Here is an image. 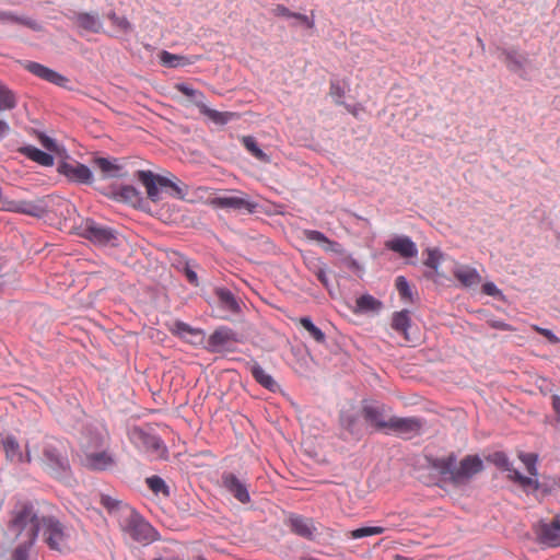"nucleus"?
<instances>
[{"label": "nucleus", "mask_w": 560, "mask_h": 560, "mask_svg": "<svg viewBox=\"0 0 560 560\" xmlns=\"http://www.w3.org/2000/svg\"><path fill=\"white\" fill-rule=\"evenodd\" d=\"M434 467L442 474L448 475L456 485L468 482L475 475L483 469V463L477 455H467L459 464H456V456L450 454L446 457L439 458Z\"/></svg>", "instance_id": "obj_1"}, {"label": "nucleus", "mask_w": 560, "mask_h": 560, "mask_svg": "<svg viewBox=\"0 0 560 560\" xmlns=\"http://www.w3.org/2000/svg\"><path fill=\"white\" fill-rule=\"evenodd\" d=\"M54 506L48 503L35 506L28 502H18L12 511L10 525H59L52 514Z\"/></svg>", "instance_id": "obj_2"}, {"label": "nucleus", "mask_w": 560, "mask_h": 560, "mask_svg": "<svg viewBox=\"0 0 560 560\" xmlns=\"http://www.w3.org/2000/svg\"><path fill=\"white\" fill-rule=\"evenodd\" d=\"M36 451L42 450L43 456L39 458L42 464L52 472L66 471L69 468V462L66 448L62 442L56 439H46L39 445L33 446Z\"/></svg>", "instance_id": "obj_3"}, {"label": "nucleus", "mask_w": 560, "mask_h": 560, "mask_svg": "<svg viewBox=\"0 0 560 560\" xmlns=\"http://www.w3.org/2000/svg\"><path fill=\"white\" fill-rule=\"evenodd\" d=\"M101 503L107 509L113 522L120 525H142L141 515L129 504L115 500L109 495H102Z\"/></svg>", "instance_id": "obj_4"}, {"label": "nucleus", "mask_w": 560, "mask_h": 560, "mask_svg": "<svg viewBox=\"0 0 560 560\" xmlns=\"http://www.w3.org/2000/svg\"><path fill=\"white\" fill-rule=\"evenodd\" d=\"M82 235L92 243L101 246L117 247L121 242L120 235L115 230L98 224L93 220H86L84 222Z\"/></svg>", "instance_id": "obj_5"}, {"label": "nucleus", "mask_w": 560, "mask_h": 560, "mask_svg": "<svg viewBox=\"0 0 560 560\" xmlns=\"http://www.w3.org/2000/svg\"><path fill=\"white\" fill-rule=\"evenodd\" d=\"M129 438L138 448L156 458H162L167 453L166 447L158 435L150 434L140 428L131 429Z\"/></svg>", "instance_id": "obj_6"}, {"label": "nucleus", "mask_w": 560, "mask_h": 560, "mask_svg": "<svg viewBox=\"0 0 560 560\" xmlns=\"http://www.w3.org/2000/svg\"><path fill=\"white\" fill-rule=\"evenodd\" d=\"M52 550L66 551L71 548V527H33Z\"/></svg>", "instance_id": "obj_7"}, {"label": "nucleus", "mask_w": 560, "mask_h": 560, "mask_svg": "<svg viewBox=\"0 0 560 560\" xmlns=\"http://www.w3.org/2000/svg\"><path fill=\"white\" fill-rule=\"evenodd\" d=\"M57 172L69 182L90 185L93 183V173L84 164L78 161H62L58 164Z\"/></svg>", "instance_id": "obj_8"}, {"label": "nucleus", "mask_w": 560, "mask_h": 560, "mask_svg": "<svg viewBox=\"0 0 560 560\" xmlns=\"http://www.w3.org/2000/svg\"><path fill=\"white\" fill-rule=\"evenodd\" d=\"M210 203L220 209L245 210L248 213H254L257 209V203L249 200L246 194L238 191L234 195H224L211 199Z\"/></svg>", "instance_id": "obj_9"}, {"label": "nucleus", "mask_w": 560, "mask_h": 560, "mask_svg": "<svg viewBox=\"0 0 560 560\" xmlns=\"http://www.w3.org/2000/svg\"><path fill=\"white\" fill-rule=\"evenodd\" d=\"M388 408L383 404H365L362 407L364 420L377 431L386 432L389 424Z\"/></svg>", "instance_id": "obj_10"}, {"label": "nucleus", "mask_w": 560, "mask_h": 560, "mask_svg": "<svg viewBox=\"0 0 560 560\" xmlns=\"http://www.w3.org/2000/svg\"><path fill=\"white\" fill-rule=\"evenodd\" d=\"M223 489L233 495L240 503L246 504L250 501L247 483L233 472H223L221 477Z\"/></svg>", "instance_id": "obj_11"}, {"label": "nucleus", "mask_w": 560, "mask_h": 560, "mask_svg": "<svg viewBox=\"0 0 560 560\" xmlns=\"http://www.w3.org/2000/svg\"><path fill=\"white\" fill-rule=\"evenodd\" d=\"M422 422L420 419L415 417L401 418V417H389V424L386 433L392 432L397 435L410 438L420 432Z\"/></svg>", "instance_id": "obj_12"}, {"label": "nucleus", "mask_w": 560, "mask_h": 560, "mask_svg": "<svg viewBox=\"0 0 560 560\" xmlns=\"http://www.w3.org/2000/svg\"><path fill=\"white\" fill-rule=\"evenodd\" d=\"M24 68L32 74L58 86H66L68 78L35 61H27Z\"/></svg>", "instance_id": "obj_13"}, {"label": "nucleus", "mask_w": 560, "mask_h": 560, "mask_svg": "<svg viewBox=\"0 0 560 560\" xmlns=\"http://www.w3.org/2000/svg\"><path fill=\"white\" fill-rule=\"evenodd\" d=\"M93 165L101 172L104 179L124 176L125 164L120 159L97 156L93 159Z\"/></svg>", "instance_id": "obj_14"}, {"label": "nucleus", "mask_w": 560, "mask_h": 560, "mask_svg": "<svg viewBox=\"0 0 560 560\" xmlns=\"http://www.w3.org/2000/svg\"><path fill=\"white\" fill-rule=\"evenodd\" d=\"M168 330L179 337L180 339L191 343V345H200L203 340V331L199 328L191 327L187 323L182 320H175L170 327Z\"/></svg>", "instance_id": "obj_15"}, {"label": "nucleus", "mask_w": 560, "mask_h": 560, "mask_svg": "<svg viewBox=\"0 0 560 560\" xmlns=\"http://www.w3.org/2000/svg\"><path fill=\"white\" fill-rule=\"evenodd\" d=\"M2 446H3L7 458L12 462L15 460V462H20V463H22V462L31 463L33 460L32 447L28 443L25 445V455H23L21 453L19 442L16 441V439L14 436H11V435L5 436L2 440Z\"/></svg>", "instance_id": "obj_16"}, {"label": "nucleus", "mask_w": 560, "mask_h": 560, "mask_svg": "<svg viewBox=\"0 0 560 560\" xmlns=\"http://www.w3.org/2000/svg\"><path fill=\"white\" fill-rule=\"evenodd\" d=\"M236 341L235 334L228 327H219L208 339V349L211 352H219L226 349L232 342Z\"/></svg>", "instance_id": "obj_17"}, {"label": "nucleus", "mask_w": 560, "mask_h": 560, "mask_svg": "<svg viewBox=\"0 0 560 560\" xmlns=\"http://www.w3.org/2000/svg\"><path fill=\"white\" fill-rule=\"evenodd\" d=\"M322 532H318V527H292V532L298 536L305 539L316 541L319 545L332 544V534L330 527H322Z\"/></svg>", "instance_id": "obj_18"}, {"label": "nucleus", "mask_w": 560, "mask_h": 560, "mask_svg": "<svg viewBox=\"0 0 560 560\" xmlns=\"http://www.w3.org/2000/svg\"><path fill=\"white\" fill-rule=\"evenodd\" d=\"M453 275L465 288L477 287L481 283L482 277L478 270L468 265H456Z\"/></svg>", "instance_id": "obj_19"}, {"label": "nucleus", "mask_w": 560, "mask_h": 560, "mask_svg": "<svg viewBox=\"0 0 560 560\" xmlns=\"http://www.w3.org/2000/svg\"><path fill=\"white\" fill-rule=\"evenodd\" d=\"M2 208L8 211L24 213L32 217H40L44 213V209L40 205L25 200H4L2 202Z\"/></svg>", "instance_id": "obj_20"}, {"label": "nucleus", "mask_w": 560, "mask_h": 560, "mask_svg": "<svg viewBox=\"0 0 560 560\" xmlns=\"http://www.w3.org/2000/svg\"><path fill=\"white\" fill-rule=\"evenodd\" d=\"M385 246L404 258H411L418 254L416 244L408 236H397L387 241Z\"/></svg>", "instance_id": "obj_21"}, {"label": "nucleus", "mask_w": 560, "mask_h": 560, "mask_svg": "<svg viewBox=\"0 0 560 560\" xmlns=\"http://www.w3.org/2000/svg\"><path fill=\"white\" fill-rule=\"evenodd\" d=\"M537 542L545 548L560 546V527H534Z\"/></svg>", "instance_id": "obj_22"}, {"label": "nucleus", "mask_w": 560, "mask_h": 560, "mask_svg": "<svg viewBox=\"0 0 560 560\" xmlns=\"http://www.w3.org/2000/svg\"><path fill=\"white\" fill-rule=\"evenodd\" d=\"M126 537L145 546L159 539L154 527H122Z\"/></svg>", "instance_id": "obj_23"}, {"label": "nucleus", "mask_w": 560, "mask_h": 560, "mask_svg": "<svg viewBox=\"0 0 560 560\" xmlns=\"http://www.w3.org/2000/svg\"><path fill=\"white\" fill-rule=\"evenodd\" d=\"M84 464L93 470H106L115 465V458L108 452H96L88 454Z\"/></svg>", "instance_id": "obj_24"}, {"label": "nucleus", "mask_w": 560, "mask_h": 560, "mask_svg": "<svg viewBox=\"0 0 560 560\" xmlns=\"http://www.w3.org/2000/svg\"><path fill=\"white\" fill-rule=\"evenodd\" d=\"M21 530L16 533L18 536L24 533V535L27 537V541L20 545L15 548L12 560H31L30 559V548L33 545L36 536H38V530H34L33 527H20Z\"/></svg>", "instance_id": "obj_25"}, {"label": "nucleus", "mask_w": 560, "mask_h": 560, "mask_svg": "<svg viewBox=\"0 0 560 560\" xmlns=\"http://www.w3.org/2000/svg\"><path fill=\"white\" fill-rule=\"evenodd\" d=\"M72 20L78 27L92 33H100L103 26L97 14L86 12L77 13Z\"/></svg>", "instance_id": "obj_26"}, {"label": "nucleus", "mask_w": 560, "mask_h": 560, "mask_svg": "<svg viewBox=\"0 0 560 560\" xmlns=\"http://www.w3.org/2000/svg\"><path fill=\"white\" fill-rule=\"evenodd\" d=\"M501 56L508 69L514 73L523 71L527 62L526 56L520 54L515 49H504L502 50Z\"/></svg>", "instance_id": "obj_27"}, {"label": "nucleus", "mask_w": 560, "mask_h": 560, "mask_svg": "<svg viewBox=\"0 0 560 560\" xmlns=\"http://www.w3.org/2000/svg\"><path fill=\"white\" fill-rule=\"evenodd\" d=\"M138 179L143 184L147 189V195L150 200L156 202L160 198L159 183L155 175L151 171H138Z\"/></svg>", "instance_id": "obj_28"}, {"label": "nucleus", "mask_w": 560, "mask_h": 560, "mask_svg": "<svg viewBox=\"0 0 560 560\" xmlns=\"http://www.w3.org/2000/svg\"><path fill=\"white\" fill-rule=\"evenodd\" d=\"M411 319L407 310L395 312L392 316V328L401 334L406 341H410L408 328L410 327Z\"/></svg>", "instance_id": "obj_29"}, {"label": "nucleus", "mask_w": 560, "mask_h": 560, "mask_svg": "<svg viewBox=\"0 0 560 560\" xmlns=\"http://www.w3.org/2000/svg\"><path fill=\"white\" fill-rule=\"evenodd\" d=\"M20 152L28 158L30 160L38 163L43 166H52L54 165V158L52 155L35 148L32 145L24 147L20 150Z\"/></svg>", "instance_id": "obj_30"}, {"label": "nucleus", "mask_w": 560, "mask_h": 560, "mask_svg": "<svg viewBox=\"0 0 560 560\" xmlns=\"http://www.w3.org/2000/svg\"><path fill=\"white\" fill-rule=\"evenodd\" d=\"M382 302L370 294H363L355 301L354 313H375L382 308Z\"/></svg>", "instance_id": "obj_31"}, {"label": "nucleus", "mask_w": 560, "mask_h": 560, "mask_svg": "<svg viewBox=\"0 0 560 560\" xmlns=\"http://www.w3.org/2000/svg\"><path fill=\"white\" fill-rule=\"evenodd\" d=\"M200 113L207 116L210 120H212L217 125H225L229 121L238 118V114L233 112H219L217 109H212L207 105L201 107Z\"/></svg>", "instance_id": "obj_32"}, {"label": "nucleus", "mask_w": 560, "mask_h": 560, "mask_svg": "<svg viewBox=\"0 0 560 560\" xmlns=\"http://www.w3.org/2000/svg\"><path fill=\"white\" fill-rule=\"evenodd\" d=\"M250 373L255 381L261 386L269 390H275L278 384L275 382L271 375H269L258 363H254L250 366Z\"/></svg>", "instance_id": "obj_33"}, {"label": "nucleus", "mask_w": 560, "mask_h": 560, "mask_svg": "<svg viewBox=\"0 0 560 560\" xmlns=\"http://www.w3.org/2000/svg\"><path fill=\"white\" fill-rule=\"evenodd\" d=\"M175 90L187 96L190 100V102L198 107L199 112L201 110V107L206 105V96L201 91L196 90L185 83L175 84Z\"/></svg>", "instance_id": "obj_34"}, {"label": "nucleus", "mask_w": 560, "mask_h": 560, "mask_svg": "<svg viewBox=\"0 0 560 560\" xmlns=\"http://www.w3.org/2000/svg\"><path fill=\"white\" fill-rule=\"evenodd\" d=\"M511 481L517 483L525 491H536L539 488V481L536 477H526L523 476L517 469L511 470V476L509 478Z\"/></svg>", "instance_id": "obj_35"}, {"label": "nucleus", "mask_w": 560, "mask_h": 560, "mask_svg": "<svg viewBox=\"0 0 560 560\" xmlns=\"http://www.w3.org/2000/svg\"><path fill=\"white\" fill-rule=\"evenodd\" d=\"M242 144L245 149L257 160L268 163L270 161L269 156L258 147L256 140L252 136H243Z\"/></svg>", "instance_id": "obj_36"}, {"label": "nucleus", "mask_w": 560, "mask_h": 560, "mask_svg": "<svg viewBox=\"0 0 560 560\" xmlns=\"http://www.w3.org/2000/svg\"><path fill=\"white\" fill-rule=\"evenodd\" d=\"M115 196L118 200L128 202L132 206H136L141 200L140 192L133 186L130 185L121 186L115 192Z\"/></svg>", "instance_id": "obj_37"}, {"label": "nucleus", "mask_w": 560, "mask_h": 560, "mask_svg": "<svg viewBox=\"0 0 560 560\" xmlns=\"http://www.w3.org/2000/svg\"><path fill=\"white\" fill-rule=\"evenodd\" d=\"M296 322L308 332L310 337L318 343L326 341V336L320 328L315 326L310 317H301Z\"/></svg>", "instance_id": "obj_38"}, {"label": "nucleus", "mask_w": 560, "mask_h": 560, "mask_svg": "<svg viewBox=\"0 0 560 560\" xmlns=\"http://www.w3.org/2000/svg\"><path fill=\"white\" fill-rule=\"evenodd\" d=\"M487 460L492 463L499 469L508 472V478L511 476V470H516L510 463L508 456L503 452H494L487 457Z\"/></svg>", "instance_id": "obj_39"}, {"label": "nucleus", "mask_w": 560, "mask_h": 560, "mask_svg": "<svg viewBox=\"0 0 560 560\" xmlns=\"http://www.w3.org/2000/svg\"><path fill=\"white\" fill-rule=\"evenodd\" d=\"M16 106L15 95L0 82V112L11 110Z\"/></svg>", "instance_id": "obj_40"}, {"label": "nucleus", "mask_w": 560, "mask_h": 560, "mask_svg": "<svg viewBox=\"0 0 560 560\" xmlns=\"http://www.w3.org/2000/svg\"><path fill=\"white\" fill-rule=\"evenodd\" d=\"M215 294L222 305L225 306L229 311L236 312L238 310V303L234 296V294L224 288H220L215 290Z\"/></svg>", "instance_id": "obj_41"}, {"label": "nucleus", "mask_w": 560, "mask_h": 560, "mask_svg": "<svg viewBox=\"0 0 560 560\" xmlns=\"http://www.w3.org/2000/svg\"><path fill=\"white\" fill-rule=\"evenodd\" d=\"M160 60L164 66L170 67V68H175L178 66H186V65L191 63V61L188 58H186L184 56L171 54L166 50H163L161 52Z\"/></svg>", "instance_id": "obj_42"}, {"label": "nucleus", "mask_w": 560, "mask_h": 560, "mask_svg": "<svg viewBox=\"0 0 560 560\" xmlns=\"http://www.w3.org/2000/svg\"><path fill=\"white\" fill-rule=\"evenodd\" d=\"M149 489L155 494H163L164 497L170 495V489L165 481L159 476H151L145 480Z\"/></svg>", "instance_id": "obj_43"}, {"label": "nucleus", "mask_w": 560, "mask_h": 560, "mask_svg": "<svg viewBox=\"0 0 560 560\" xmlns=\"http://www.w3.org/2000/svg\"><path fill=\"white\" fill-rule=\"evenodd\" d=\"M518 458L525 465L526 470L530 476H533V477L538 476V469H537L538 456H537V454L521 452L518 454Z\"/></svg>", "instance_id": "obj_44"}, {"label": "nucleus", "mask_w": 560, "mask_h": 560, "mask_svg": "<svg viewBox=\"0 0 560 560\" xmlns=\"http://www.w3.org/2000/svg\"><path fill=\"white\" fill-rule=\"evenodd\" d=\"M427 258L424 260V265L435 271H438V268L440 266L442 254L436 248H429L427 249Z\"/></svg>", "instance_id": "obj_45"}, {"label": "nucleus", "mask_w": 560, "mask_h": 560, "mask_svg": "<svg viewBox=\"0 0 560 560\" xmlns=\"http://www.w3.org/2000/svg\"><path fill=\"white\" fill-rule=\"evenodd\" d=\"M384 527H358L357 529L349 533V537L352 539H359L362 537L373 536L383 533Z\"/></svg>", "instance_id": "obj_46"}, {"label": "nucleus", "mask_w": 560, "mask_h": 560, "mask_svg": "<svg viewBox=\"0 0 560 560\" xmlns=\"http://www.w3.org/2000/svg\"><path fill=\"white\" fill-rule=\"evenodd\" d=\"M108 19L113 26L117 27L120 32L128 33L131 31V24L125 16H119L112 12L108 14Z\"/></svg>", "instance_id": "obj_47"}, {"label": "nucleus", "mask_w": 560, "mask_h": 560, "mask_svg": "<svg viewBox=\"0 0 560 560\" xmlns=\"http://www.w3.org/2000/svg\"><path fill=\"white\" fill-rule=\"evenodd\" d=\"M329 95L335 100V103L342 105L341 98L345 96V90L337 81H331L329 86Z\"/></svg>", "instance_id": "obj_48"}, {"label": "nucleus", "mask_w": 560, "mask_h": 560, "mask_svg": "<svg viewBox=\"0 0 560 560\" xmlns=\"http://www.w3.org/2000/svg\"><path fill=\"white\" fill-rule=\"evenodd\" d=\"M396 289L404 299H409L411 295V290L409 283L406 278L402 276L397 277L396 279Z\"/></svg>", "instance_id": "obj_49"}, {"label": "nucleus", "mask_w": 560, "mask_h": 560, "mask_svg": "<svg viewBox=\"0 0 560 560\" xmlns=\"http://www.w3.org/2000/svg\"><path fill=\"white\" fill-rule=\"evenodd\" d=\"M305 234V237L310 241H315V242H318V243H325V244H329L331 245L332 242L329 241L324 233L319 232V231H315V230H306L304 232Z\"/></svg>", "instance_id": "obj_50"}, {"label": "nucleus", "mask_w": 560, "mask_h": 560, "mask_svg": "<svg viewBox=\"0 0 560 560\" xmlns=\"http://www.w3.org/2000/svg\"><path fill=\"white\" fill-rule=\"evenodd\" d=\"M272 14L276 16H283V18H292L293 12L290 11L285 5L283 4H276L272 9Z\"/></svg>", "instance_id": "obj_51"}, {"label": "nucleus", "mask_w": 560, "mask_h": 560, "mask_svg": "<svg viewBox=\"0 0 560 560\" xmlns=\"http://www.w3.org/2000/svg\"><path fill=\"white\" fill-rule=\"evenodd\" d=\"M536 331H538L541 336L547 338L551 343H559L560 338H558L551 330L540 327H535Z\"/></svg>", "instance_id": "obj_52"}, {"label": "nucleus", "mask_w": 560, "mask_h": 560, "mask_svg": "<svg viewBox=\"0 0 560 560\" xmlns=\"http://www.w3.org/2000/svg\"><path fill=\"white\" fill-rule=\"evenodd\" d=\"M482 292L490 296H498L501 294V291L497 288V285L493 282L483 283Z\"/></svg>", "instance_id": "obj_53"}, {"label": "nucleus", "mask_w": 560, "mask_h": 560, "mask_svg": "<svg viewBox=\"0 0 560 560\" xmlns=\"http://www.w3.org/2000/svg\"><path fill=\"white\" fill-rule=\"evenodd\" d=\"M293 19H296L299 20L301 23H303L307 28H314L315 26V22L312 18L305 15V14H302V13H295L293 12V15H292Z\"/></svg>", "instance_id": "obj_54"}, {"label": "nucleus", "mask_w": 560, "mask_h": 560, "mask_svg": "<svg viewBox=\"0 0 560 560\" xmlns=\"http://www.w3.org/2000/svg\"><path fill=\"white\" fill-rule=\"evenodd\" d=\"M39 142L48 151H55L56 150L55 141L51 138H49L48 136L40 135L39 136Z\"/></svg>", "instance_id": "obj_55"}, {"label": "nucleus", "mask_w": 560, "mask_h": 560, "mask_svg": "<svg viewBox=\"0 0 560 560\" xmlns=\"http://www.w3.org/2000/svg\"><path fill=\"white\" fill-rule=\"evenodd\" d=\"M0 20L20 22V23H24V24H26V25H28L31 27H34V25L31 22H24V21H22L20 19L13 18L8 12H0Z\"/></svg>", "instance_id": "obj_56"}, {"label": "nucleus", "mask_w": 560, "mask_h": 560, "mask_svg": "<svg viewBox=\"0 0 560 560\" xmlns=\"http://www.w3.org/2000/svg\"><path fill=\"white\" fill-rule=\"evenodd\" d=\"M489 324L492 328L504 330V331L512 329L509 324L501 322V320H491V322H489Z\"/></svg>", "instance_id": "obj_57"}, {"label": "nucleus", "mask_w": 560, "mask_h": 560, "mask_svg": "<svg viewBox=\"0 0 560 560\" xmlns=\"http://www.w3.org/2000/svg\"><path fill=\"white\" fill-rule=\"evenodd\" d=\"M341 424L348 431L353 432L354 419H352L351 417L342 416L341 417Z\"/></svg>", "instance_id": "obj_58"}, {"label": "nucleus", "mask_w": 560, "mask_h": 560, "mask_svg": "<svg viewBox=\"0 0 560 560\" xmlns=\"http://www.w3.org/2000/svg\"><path fill=\"white\" fill-rule=\"evenodd\" d=\"M10 127L7 121L0 119V141L8 135Z\"/></svg>", "instance_id": "obj_59"}, {"label": "nucleus", "mask_w": 560, "mask_h": 560, "mask_svg": "<svg viewBox=\"0 0 560 560\" xmlns=\"http://www.w3.org/2000/svg\"><path fill=\"white\" fill-rule=\"evenodd\" d=\"M158 183H159V186H162V187H170V186H173V180L168 179L167 177H164V176H155Z\"/></svg>", "instance_id": "obj_60"}, {"label": "nucleus", "mask_w": 560, "mask_h": 560, "mask_svg": "<svg viewBox=\"0 0 560 560\" xmlns=\"http://www.w3.org/2000/svg\"><path fill=\"white\" fill-rule=\"evenodd\" d=\"M316 277L324 285H327V276L325 269L319 268L316 272Z\"/></svg>", "instance_id": "obj_61"}, {"label": "nucleus", "mask_w": 560, "mask_h": 560, "mask_svg": "<svg viewBox=\"0 0 560 560\" xmlns=\"http://www.w3.org/2000/svg\"><path fill=\"white\" fill-rule=\"evenodd\" d=\"M186 277L190 283L197 284V275L195 271L187 269Z\"/></svg>", "instance_id": "obj_62"}, {"label": "nucleus", "mask_w": 560, "mask_h": 560, "mask_svg": "<svg viewBox=\"0 0 560 560\" xmlns=\"http://www.w3.org/2000/svg\"><path fill=\"white\" fill-rule=\"evenodd\" d=\"M552 407L560 415V397L558 395L552 396Z\"/></svg>", "instance_id": "obj_63"}, {"label": "nucleus", "mask_w": 560, "mask_h": 560, "mask_svg": "<svg viewBox=\"0 0 560 560\" xmlns=\"http://www.w3.org/2000/svg\"><path fill=\"white\" fill-rule=\"evenodd\" d=\"M170 188H172L178 197L184 196L182 188L176 183L173 182V186H170Z\"/></svg>", "instance_id": "obj_64"}]
</instances>
